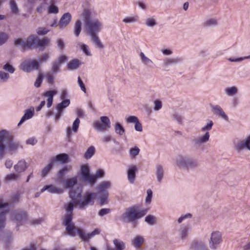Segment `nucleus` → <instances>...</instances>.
I'll return each instance as SVG.
<instances>
[{"instance_id": "1", "label": "nucleus", "mask_w": 250, "mask_h": 250, "mask_svg": "<svg viewBox=\"0 0 250 250\" xmlns=\"http://www.w3.org/2000/svg\"><path fill=\"white\" fill-rule=\"evenodd\" d=\"M21 148L22 146L19 142L14 141V136L9 130H0V159L4 157L5 150L13 153Z\"/></svg>"}, {"instance_id": "2", "label": "nucleus", "mask_w": 250, "mask_h": 250, "mask_svg": "<svg viewBox=\"0 0 250 250\" xmlns=\"http://www.w3.org/2000/svg\"><path fill=\"white\" fill-rule=\"evenodd\" d=\"M82 190L80 189H71L69 191V197L80 209H85L88 205H93L96 194L94 192H87L83 197V200L80 201Z\"/></svg>"}, {"instance_id": "3", "label": "nucleus", "mask_w": 250, "mask_h": 250, "mask_svg": "<svg viewBox=\"0 0 250 250\" xmlns=\"http://www.w3.org/2000/svg\"><path fill=\"white\" fill-rule=\"evenodd\" d=\"M82 16L83 18L86 30L90 36L97 35L102 30L103 27L102 22L97 19H92L89 10L84 9L82 13Z\"/></svg>"}, {"instance_id": "4", "label": "nucleus", "mask_w": 250, "mask_h": 250, "mask_svg": "<svg viewBox=\"0 0 250 250\" xmlns=\"http://www.w3.org/2000/svg\"><path fill=\"white\" fill-rule=\"evenodd\" d=\"M75 204L73 201L64 205V208L67 212L62 220L65 227V230L68 235L74 237L76 234V227L72 222V211Z\"/></svg>"}, {"instance_id": "5", "label": "nucleus", "mask_w": 250, "mask_h": 250, "mask_svg": "<svg viewBox=\"0 0 250 250\" xmlns=\"http://www.w3.org/2000/svg\"><path fill=\"white\" fill-rule=\"evenodd\" d=\"M80 173L83 181L88 183L91 186L95 184L98 178H102L104 175V171L101 169L97 170L95 174H91L90 167L87 164L81 166Z\"/></svg>"}, {"instance_id": "6", "label": "nucleus", "mask_w": 250, "mask_h": 250, "mask_svg": "<svg viewBox=\"0 0 250 250\" xmlns=\"http://www.w3.org/2000/svg\"><path fill=\"white\" fill-rule=\"evenodd\" d=\"M176 164L178 167L187 169H194L200 166L197 159L188 155H179L176 158Z\"/></svg>"}, {"instance_id": "7", "label": "nucleus", "mask_w": 250, "mask_h": 250, "mask_svg": "<svg viewBox=\"0 0 250 250\" xmlns=\"http://www.w3.org/2000/svg\"><path fill=\"white\" fill-rule=\"evenodd\" d=\"M146 214L145 210H137L133 208H126L125 212L122 214L121 219L124 222H132L142 218Z\"/></svg>"}, {"instance_id": "8", "label": "nucleus", "mask_w": 250, "mask_h": 250, "mask_svg": "<svg viewBox=\"0 0 250 250\" xmlns=\"http://www.w3.org/2000/svg\"><path fill=\"white\" fill-rule=\"evenodd\" d=\"M38 37L35 35L29 36L26 40L18 38L15 40V45L20 47L23 51L37 45Z\"/></svg>"}, {"instance_id": "9", "label": "nucleus", "mask_w": 250, "mask_h": 250, "mask_svg": "<svg viewBox=\"0 0 250 250\" xmlns=\"http://www.w3.org/2000/svg\"><path fill=\"white\" fill-rule=\"evenodd\" d=\"M93 126L99 132H104L110 128V121L107 116H102L100 121H95L93 124Z\"/></svg>"}, {"instance_id": "10", "label": "nucleus", "mask_w": 250, "mask_h": 250, "mask_svg": "<svg viewBox=\"0 0 250 250\" xmlns=\"http://www.w3.org/2000/svg\"><path fill=\"white\" fill-rule=\"evenodd\" d=\"M222 242V234L218 231H213L211 233L208 241L209 247L212 250L218 249Z\"/></svg>"}, {"instance_id": "11", "label": "nucleus", "mask_w": 250, "mask_h": 250, "mask_svg": "<svg viewBox=\"0 0 250 250\" xmlns=\"http://www.w3.org/2000/svg\"><path fill=\"white\" fill-rule=\"evenodd\" d=\"M39 65V62L35 60H27L21 63L20 68L24 72H30L33 70L38 69Z\"/></svg>"}, {"instance_id": "12", "label": "nucleus", "mask_w": 250, "mask_h": 250, "mask_svg": "<svg viewBox=\"0 0 250 250\" xmlns=\"http://www.w3.org/2000/svg\"><path fill=\"white\" fill-rule=\"evenodd\" d=\"M234 149L238 152L247 149L250 151V134L244 139L241 140L235 144Z\"/></svg>"}, {"instance_id": "13", "label": "nucleus", "mask_w": 250, "mask_h": 250, "mask_svg": "<svg viewBox=\"0 0 250 250\" xmlns=\"http://www.w3.org/2000/svg\"><path fill=\"white\" fill-rule=\"evenodd\" d=\"M9 204L7 202H3L2 199H0V210L4 208L5 210L0 213V231L5 227V215L8 211Z\"/></svg>"}, {"instance_id": "14", "label": "nucleus", "mask_w": 250, "mask_h": 250, "mask_svg": "<svg viewBox=\"0 0 250 250\" xmlns=\"http://www.w3.org/2000/svg\"><path fill=\"white\" fill-rule=\"evenodd\" d=\"M70 103V100L66 99L63 100L57 105L56 109L57 112L54 114V120L56 122H57L60 119L63 114V109L68 106Z\"/></svg>"}, {"instance_id": "15", "label": "nucleus", "mask_w": 250, "mask_h": 250, "mask_svg": "<svg viewBox=\"0 0 250 250\" xmlns=\"http://www.w3.org/2000/svg\"><path fill=\"white\" fill-rule=\"evenodd\" d=\"M210 107L214 115L225 121H229L228 116L219 105H211Z\"/></svg>"}, {"instance_id": "16", "label": "nucleus", "mask_w": 250, "mask_h": 250, "mask_svg": "<svg viewBox=\"0 0 250 250\" xmlns=\"http://www.w3.org/2000/svg\"><path fill=\"white\" fill-rule=\"evenodd\" d=\"M100 230L98 229H94L92 232L88 233H85L80 229L76 228V233L79 236L82 241H88L89 239L93 237L95 235L99 234Z\"/></svg>"}, {"instance_id": "17", "label": "nucleus", "mask_w": 250, "mask_h": 250, "mask_svg": "<svg viewBox=\"0 0 250 250\" xmlns=\"http://www.w3.org/2000/svg\"><path fill=\"white\" fill-rule=\"evenodd\" d=\"M67 57L64 55L60 56L57 59L52 63L51 70L53 73H56L60 71V67L61 64L67 60Z\"/></svg>"}, {"instance_id": "18", "label": "nucleus", "mask_w": 250, "mask_h": 250, "mask_svg": "<svg viewBox=\"0 0 250 250\" xmlns=\"http://www.w3.org/2000/svg\"><path fill=\"white\" fill-rule=\"evenodd\" d=\"M138 171L136 166L131 165L128 167L127 169V177L129 183L131 184L134 183L136 179V174Z\"/></svg>"}, {"instance_id": "19", "label": "nucleus", "mask_w": 250, "mask_h": 250, "mask_svg": "<svg viewBox=\"0 0 250 250\" xmlns=\"http://www.w3.org/2000/svg\"><path fill=\"white\" fill-rule=\"evenodd\" d=\"M46 190L52 194H60L63 192L64 188L54 185H46L41 189V192H43Z\"/></svg>"}, {"instance_id": "20", "label": "nucleus", "mask_w": 250, "mask_h": 250, "mask_svg": "<svg viewBox=\"0 0 250 250\" xmlns=\"http://www.w3.org/2000/svg\"><path fill=\"white\" fill-rule=\"evenodd\" d=\"M72 19V16L69 12L63 14L61 17L59 26L60 29H63L66 27L70 22Z\"/></svg>"}, {"instance_id": "21", "label": "nucleus", "mask_w": 250, "mask_h": 250, "mask_svg": "<svg viewBox=\"0 0 250 250\" xmlns=\"http://www.w3.org/2000/svg\"><path fill=\"white\" fill-rule=\"evenodd\" d=\"M210 137L209 133L207 131L203 135L199 136L192 140V142L196 146H200L202 144L208 141Z\"/></svg>"}, {"instance_id": "22", "label": "nucleus", "mask_w": 250, "mask_h": 250, "mask_svg": "<svg viewBox=\"0 0 250 250\" xmlns=\"http://www.w3.org/2000/svg\"><path fill=\"white\" fill-rule=\"evenodd\" d=\"M71 168V166H65L63 167L58 171L55 181L58 183H62L65 174L70 171Z\"/></svg>"}, {"instance_id": "23", "label": "nucleus", "mask_w": 250, "mask_h": 250, "mask_svg": "<svg viewBox=\"0 0 250 250\" xmlns=\"http://www.w3.org/2000/svg\"><path fill=\"white\" fill-rule=\"evenodd\" d=\"M34 114V108L33 107H30L25 110L24 114L21 119L19 122L18 125L20 126L26 120L30 119L32 118Z\"/></svg>"}, {"instance_id": "24", "label": "nucleus", "mask_w": 250, "mask_h": 250, "mask_svg": "<svg viewBox=\"0 0 250 250\" xmlns=\"http://www.w3.org/2000/svg\"><path fill=\"white\" fill-rule=\"evenodd\" d=\"M28 165L24 160H21L14 166L15 170L18 173H22L28 168Z\"/></svg>"}, {"instance_id": "25", "label": "nucleus", "mask_w": 250, "mask_h": 250, "mask_svg": "<svg viewBox=\"0 0 250 250\" xmlns=\"http://www.w3.org/2000/svg\"><path fill=\"white\" fill-rule=\"evenodd\" d=\"M58 91L56 89L49 90L46 91L43 94V95L47 98V106L48 108L50 107L53 104V97L56 95Z\"/></svg>"}, {"instance_id": "26", "label": "nucleus", "mask_w": 250, "mask_h": 250, "mask_svg": "<svg viewBox=\"0 0 250 250\" xmlns=\"http://www.w3.org/2000/svg\"><path fill=\"white\" fill-rule=\"evenodd\" d=\"M69 156L66 153L59 154L56 156L53 157L51 160V162H53V164L56 162H60L63 164L68 162Z\"/></svg>"}, {"instance_id": "27", "label": "nucleus", "mask_w": 250, "mask_h": 250, "mask_svg": "<svg viewBox=\"0 0 250 250\" xmlns=\"http://www.w3.org/2000/svg\"><path fill=\"white\" fill-rule=\"evenodd\" d=\"M78 183L77 178L76 177H73L70 178H67L65 180H62V182L61 184H64V188L71 189L73 187L76 185Z\"/></svg>"}, {"instance_id": "28", "label": "nucleus", "mask_w": 250, "mask_h": 250, "mask_svg": "<svg viewBox=\"0 0 250 250\" xmlns=\"http://www.w3.org/2000/svg\"><path fill=\"white\" fill-rule=\"evenodd\" d=\"M111 183L110 181H104L102 182L98 187V190L99 193H105L108 192V189L111 187Z\"/></svg>"}, {"instance_id": "29", "label": "nucleus", "mask_w": 250, "mask_h": 250, "mask_svg": "<svg viewBox=\"0 0 250 250\" xmlns=\"http://www.w3.org/2000/svg\"><path fill=\"white\" fill-rule=\"evenodd\" d=\"M182 60L181 58H166L163 62V66L165 68L167 67L168 66L176 64Z\"/></svg>"}, {"instance_id": "30", "label": "nucleus", "mask_w": 250, "mask_h": 250, "mask_svg": "<svg viewBox=\"0 0 250 250\" xmlns=\"http://www.w3.org/2000/svg\"><path fill=\"white\" fill-rule=\"evenodd\" d=\"M144 242L145 239L143 236L137 235L131 240V244L132 246L139 250Z\"/></svg>"}, {"instance_id": "31", "label": "nucleus", "mask_w": 250, "mask_h": 250, "mask_svg": "<svg viewBox=\"0 0 250 250\" xmlns=\"http://www.w3.org/2000/svg\"><path fill=\"white\" fill-rule=\"evenodd\" d=\"M155 174L157 181L161 183L164 176V169L162 165L160 164L156 165Z\"/></svg>"}, {"instance_id": "32", "label": "nucleus", "mask_w": 250, "mask_h": 250, "mask_svg": "<svg viewBox=\"0 0 250 250\" xmlns=\"http://www.w3.org/2000/svg\"><path fill=\"white\" fill-rule=\"evenodd\" d=\"M218 24V20L216 18H210L207 19L203 23V26L206 27H212Z\"/></svg>"}, {"instance_id": "33", "label": "nucleus", "mask_w": 250, "mask_h": 250, "mask_svg": "<svg viewBox=\"0 0 250 250\" xmlns=\"http://www.w3.org/2000/svg\"><path fill=\"white\" fill-rule=\"evenodd\" d=\"M27 214L25 211H20L15 213L14 219L16 220L18 223H20L27 219Z\"/></svg>"}, {"instance_id": "34", "label": "nucleus", "mask_w": 250, "mask_h": 250, "mask_svg": "<svg viewBox=\"0 0 250 250\" xmlns=\"http://www.w3.org/2000/svg\"><path fill=\"white\" fill-rule=\"evenodd\" d=\"M190 227L188 225L182 226L179 229V235L182 240L186 239Z\"/></svg>"}, {"instance_id": "35", "label": "nucleus", "mask_w": 250, "mask_h": 250, "mask_svg": "<svg viewBox=\"0 0 250 250\" xmlns=\"http://www.w3.org/2000/svg\"><path fill=\"white\" fill-rule=\"evenodd\" d=\"M190 248L193 250H209L204 243L195 241L192 242Z\"/></svg>"}, {"instance_id": "36", "label": "nucleus", "mask_w": 250, "mask_h": 250, "mask_svg": "<svg viewBox=\"0 0 250 250\" xmlns=\"http://www.w3.org/2000/svg\"><path fill=\"white\" fill-rule=\"evenodd\" d=\"M81 64V62L77 59L70 61L67 65V68L71 70L78 69Z\"/></svg>"}, {"instance_id": "37", "label": "nucleus", "mask_w": 250, "mask_h": 250, "mask_svg": "<svg viewBox=\"0 0 250 250\" xmlns=\"http://www.w3.org/2000/svg\"><path fill=\"white\" fill-rule=\"evenodd\" d=\"M115 249L117 250H124L125 245L124 241L119 239H115L113 240Z\"/></svg>"}, {"instance_id": "38", "label": "nucleus", "mask_w": 250, "mask_h": 250, "mask_svg": "<svg viewBox=\"0 0 250 250\" xmlns=\"http://www.w3.org/2000/svg\"><path fill=\"white\" fill-rule=\"evenodd\" d=\"M114 127L115 133L119 136H122L125 134V128L119 122H116L115 123Z\"/></svg>"}, {"instance_id": "39", "label": "nucleus", "mask_w": 250, "mask_h": 250, "mask_svg": "<svg viewBox=\"0 0 250 250\" xmlns=\"http://www.w3.org/2000/svg\"><path fill=\"white\" fill-rule=\"evenodd\" d=\"M91 40L96 48L103 49L104 45L99 39L98 35L91 36Z\"/></svg>"}, {"instance_id": "40", "label": "nucleus", "mask_w": 250, "mask_h": 250, "mask_svg": "<svg viewBox=\"0 0 250 250\" xmlns=\"http://www.w3.org/2000/svg\"><path fill=\"white\" fill-rule=\"evenodd\" d=\"M225 94L228 96H233L238 93V88L234 86L225 88Z\"/></svg>"}, {"instance_id": "41", "label": "nucleus", "mask_w": 250, "mask_h": 250, "mask_svg": "<svg viewBox=\"0 0 250 250\" xmlns=\"http://www.w3.org/2000/svg\"><path fill=\"white\" fill-rule=\"evenodd\" d=\"M9 7L11 13L14 15H18L19 12V9L17 4L15 0H10Z\"/></svg>"}, {"instance_id": "42", "label": "nucleus", "mask_w": 250, "mask_h": 250, "mask_svg": "<svg viewBox=\"0 0 250 250\" xmlns=\"http://www.w3.org/2000/svg\"><path fill=\"white\" fill-rule=\"evenodd\" d=\"M139 18L137 15L127 16L123 20V22L125 23H134L137 22L139 21Z\"/></svg>"}, {"instance_id": "43", "label": "nucleus", "mask_w": 250, "mask_h": 250, "mask_svg": "<svg viewBox=\"0 0 250 250\" xmlns=\"http://www.w3.org/2000/svg\"><path fill=\"white\" fill-rule=\"evenodd\" d=\"M139 56L142 62L144 64L146 65H149L153 63L152 61L146 56L143 52H141L139 54Z\"/></svg>"}, {"instance_id": "44", "label": "nucleus", "mask_w": 250, "mask_h": 250, "mask_svg": "<svg viewBox=\"0 0 250 250\" xmlns=\"http://www.w3.org/2000/svg\"><path fill=\"white\" fill-rule=\"evenodd\" d=\"M82 30V22L80 20H78L74 25V33L76 36L78 37L80 35Z\"/></svg>"}, {"instance_id": "45", "label": "nucleus", "mask_w": 250, "mask_h": 250, "mask_svg": "<svg viewBox=\"0 0 250 250\" xmlns=\"http://www.w3.org/2000/svg\"><path fill=\"white\" fill-rule=\"evenodd\" d=\"M20 175L17 173H10L5 176L4 179L6 182H10L18 180Z\"/></svg>"}, {"instance_id": "46", "label": "nucleus", "mask_w": 250, "mask_h": 250, "mask_svg": "<svg viewBox=\"0 0 250 250\" xmlns=\"http://www.w3.org/2000/svg\"><path fill=\"white\" fill-rule=\"evenodd\" d=\"M53 165V162H51V161H50L49 164L42 169L41 171L42 176H46L50 171V170L52 168Z\"/></svg>"}, {"instance_id": "47", "label": "nucleus", "mask_w": 250, "mask_h": 250, "mask_svg": "<svg viewBox=\"0 0 250 250\" xmlns=\"http://www.w3.org/2000/svg\"><path fill=\"white\" fill-rule=\"evenodd\" d=\"M108 192L105 193H99V200L101 206L105 205L108 203Z\"/></svg>"}, {"instance_id": "48", "label": "nucleus", "mask_w": 250, "mask_h": 250, "mask_svg": "<svg viewBox=\"0 0 250 250\" xmlns=\"http://www.w3.org/2000/svg\"><path fill=\"white\" fill-rule=\"evenodd\" d=\"M146 25L148 27H153L157 25V21L154 17L148 18L146 20Z\"/></svg>"}, {"instance_id": "49", "label": "nucleus", "mask_w": 250, "mask_h": 250, "mask_svg": "<svg viewBox=\"0 0 250 250\" xmlns=\"http://www.w3.org/2000/svg\"><path fill=\"white\" fill-rule=\"evenodd\" d=\"M10 78V75L3 71H0V83H6Z\"/></svg>"}, {"instance_id": "50", "label": "nucleus", "mask_w": 250, "mask_h": 250, "mask_svg": "<svg viewBox=\"0 0 250 250\" xmlns=\"http://www.w3.org/2000/svg\"><path fill=\"white\" fill-rule=\"evenodd\" d=\"M140 149L137 146H134L129 149V153L131 158H135L139 153Z\"/></svg>"}, {"instance_id": "51", "label": "nucleus", "mask_w": 250, "mask_h": 250, "mask_svg": "<svg viewBox=\"0 0 250 250\" xmlns=\"http://www.w3.org/2000/svg\"><path fill=\"white\" fill-rule=\"evenodd\" d=\"M95 148L94 146L89 147L84 154V157L86 159H90L94 154Z\"/></svg>"}, {"instance_id": "52", "label": "nucleus", "mask_w": 250, "mask_h": 250, "mask_svg": "<svg viewBox=\"0 0 250 250\" xmlns=\"http://www.w3.org/2000/svg\"><path fill=\"white\" fill-rule=\"evenodd\" d=\"M50 40L49 39L45 38L42 40H39L38 38V42L37 43V45L39 47H44L45 46L47 45L49 43Z\"/></svg>"}, {"instance_id": "53", "label": "nucleus", "mask_w": 250, "mask_h": 250, "mask_svg": "<svg viewBox=\"0 0 250 250\" xmlns=\"http://www.w3.org/2000/svg\"><path fill=\"white\" fill-rule=\"evenodd\" d=\"M79 45L81 47V49L83 51V52L88 56H91V52L90 51L89 49L88 46L84 43H80Z\"/></svg>"}, {"instance_id": "54", "label": "nucleus", "mask_w": 250, "mask_h": 250, "mask_svg": "<svg viewBox=\"0 0 250 250\" xmlns=\"http://www.w3.org/2000/svg\"><path fill=\"white\" fill-rule=\"evenodd\" d=\"M145 221L150 225H153L156 223V218L153 215H148L146 217Z\"/></svg>"}, {"instance_id": "55", "label": "nucleus", "mask_w": 250, "mask_h": 250, "mask_svg": "<svg viewBox=\"0 0 250 250\" xmlns=\"http://www.w3.org/2000/svg\"><path fill=\"white\" fill-rule=\"evenodd\" d=\"M213 125V122L211 120H209L207 122V124L201 128V131L202 132H204L206 131H209L211 129Z\"/></svg>"}, {"instance_id": "56", "label": "nucleus", "mask_w": 250, "mask_h": 250, "mask_svg": "<svg viewBox=\"0 0 250 250\" xmlns=\"http://www.w3.org/2000/svg\"><path fill=\"white\" fill-rule=\"evenodd\" d=\"M125 120L127 124H135L137 121H139L138 118L135 116H130L126 117Z\"/></svg>"}, {"instance_id": "57", "label": "nucleus", "mask_w": 250, "mask_h": 250, "mask_svg": "<svg viewBox=\"0 0 250 250\" xmlns=\"http://www.w3.org/2000/svg\"><path fill=\"white\" fill-rule=\"evenodd\" d=\"M3 69L6 71H7L11 74L13 73L15 70L14 67L12 65L8 63H6L3 65Z\"/></svg>"}, {"instance_id": "58", "label": "nucleus", "mask_w": 250, "mask_h": 250, "mask_svg": "<svg viewBox=\"0 0 250 250\" xmlns=\"http://www.w3.org/2000/svg\"><path fill=\"white\" fill-rule=\"evenodd\" d=\"M80 123V121L78 118H76L75 120L74 121L72 125V130L74 132H77L79 126V125Z\"/></svg>"}, {"instance_id": "59", "label": "nucleus", "mask_w": 250, "mask_h": 250, "mask_svg": "<svg viewBox=\"0 0 250 250\" xmlns=\"http://www.w3.org/2000/svg\"><path fill=\"white\" fill-rule=\"evenodd\" d=\"M154 110L155 111H159L162 108V103L160 100H155L154 102Z\"/></svg>"}, {"instance_id": "60", "label": "nucleus", "mask_w": 250, "mask_h": 250, "mask_svg": "<svg viewBox=\"0 0 250 250\" xmlns=\"http://www.w3.org/2000/svg\"><path fill=\"white\" fill-rule=\"evenodd\" d=\"M50 29L45 27H39L37 30V33L38 35H45L47 34Z\"/></svg>"}, {"instance_id": "61", "label": "nucleus", "mask_w": 250, "mask_h": 250, "mask_svg": "<svg viewBox=\"0 0 250 250\" xmlns=\"http://www.w3.org/2000/svg\"><path fill=\"white\" fill-rule=\"evenodd\" d=\"M250 59V55H249L248 56H246V57H240V58H229L228 59V60L231 62H239L242 61L245 59Z\"/></svg>"}, {"instance_id": "62", "label": "nucleus", "mask_w": 250, "mask_h": 250, "mask_svg": "<svg viewBox=\"0 0 250 250\" xmlns=\"http://www.w3.org/2000/svg\"><path fill=\"white\" fill-rule=\"evenodd\" d=\"M8 39V35L4 33H0V45L4 44Z\"/></svg>"}, {"instance_id": "63", "label": "nucleus", "mask_w": 250, "mask_h": 250, "mask_svg": "<svg viewBox=\"0 0 250 250\" xmlns=\"http://www.w3.org/2000/svg\"><path fill=\"white\" fill-rule=\"evenodd\" d=\"M48 12L49 13L57 14L59 12V9L57 6L54 4H51L49 7Z\"/></svg>"}, {"instance_id": "64", "label": "nucleus", "mask_w": 250, "mask_h": 250, "mask_svg": "<svg viewBox=\"0 0 250 250\" xmlns=\"http://www.w3.org/2000/svg\"><path fill=\"white\" fill-rule=\"evenodd\" d=\"M110 209L109 208H102L101 209H100L99 210L98 214L100 216H103L105 215L108 214L109 213H110Z\"/></svg>"}]
</instances>
